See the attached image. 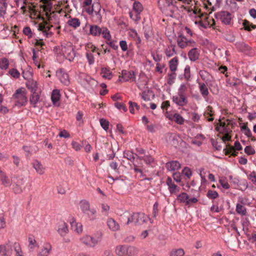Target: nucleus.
<instances>
[{"mask_svg":"<svg viewBox=\"0 0 256 256\" xmlns=\"http://www.w3.org/2000/svg\"><path fill=\"white\" fill-rule=\"evenodd\" d=\"M133 248L126 246H119L116 248V253L120 256H130Z\"/></svg>","mask_w":256,"mask_h":256,"instance_id":"obj_15","label":"nucleus"},{"mask_svg":"<svg viewBox=\"0 0 256 256\" xmlns=\"http://www.w3.org/2000/svg\"><path fill=\"white\" fill-rule=\"evenodd\" d=\"M214 204L210 208V211L212 212H218L222 210L223 206H218V201L213 202Z\"/></svg>","mask_w":256,"mask_h":256,"instance_id":"obj_41","label":"nucleus"},{"mask_svg":"<svg viewBox=\"0 0 256 256\" xmlns=\"http://www.w3.org/2000/svg\"><path fill=\"white\" fill-rule=\"evenodd\" d=\"M9 66V61L8 58H2L0 59V68L2 70H6Z\"/></svg>","mask_w":256,"mask_h":256,"instance_id":"obj_43","label":"nucleus"},{"mask_svg":"<svg viewBox=\"0 0 256 256\" xmlns=\"http://www.w3.org/2000/svg\"><path fill=\"white\" fill-rule=\"evenodd\" d=\"M174 181L180 183L182 181L181 174L180 172H174L172 174Z\"/></svg>","mask_w":256,"mask_h":256,"instance_id":"obj_59","label":"nucleus"},{"mask_svg":"<svg viewBox=\"0 0 256 256\" xmlns=\"http://www.w3.org/2000/svg\"><path fill=\"white\" fill-rule=\"evenodd\" d=\"M102 207V212L104 215H108V211L110 210V206L108 204H102L101 205Z\"/></svg>","mask_w":256,"mask_h":256,"instance_id":"obj_60","label":"nucleus"},{"mask_svg":"<svg viewBox=\"0 0 256 256\" xmlns=\"http://www.w3.org/2000/svg\"><path fill=\"white\" fill-rule=\"evenodd\" d=\"M8 74L14 78H18L20 76V72L16 68H12L8 70Z\"/></svg>","mask_w":256,"mask_h":256,"instance_id":"obj_48","label":"nucleus"},{"mask_svg":"<svg viewBox=\"0 0 256 256\" xmlns=\"http://www.w3.org/2000/svg\"><path fill=\"white\" fill-rule=\"evenodd\" d=\"M100 35L106 40V42L110 41L112 39L110 30L106 27H102Z\"/></svg>","mask_w":256,"mask_h":256,"instance_id":"obj_32","label":"nucleus"},{"mask_svg":"<svg viewBox=\"0 0 256 256\" xmlns=\"http://www.w3.org/2000/svg\"><path fill=\"white\" fill-rule=\"evenodd\" d=\"M188 196L186 192H182L177 196V200L180 202L184 203L186 204L188 202Z\"/></svg>","mask_w":256,"mask_h":256,"instance_id":"obj_42","label":"nucleus"},{"mask_svg":"<svg viewBox=\"0 0 256 256\" xmlns=\"http://www.w3.org/2000/svg\"><path fill=\"white\" fill-rule=\"evenodd\" d=\"M12 246L10 242L0 245V256H11L12 254Z\"/></svg>","mask_w":256,"mask_h":256,"instance_id":"obj_13","label":"nucleus"},{"mask_svg":"<svg viewBox=\"0 0 256 256\" xmlns=\"http://www.w3.org/2000/svg\"><path fill=\"white\" fill-rule=\"evenodd\" d=\"M44 10L45 12V14L48 19V22H44L40 24L38 26V30L44 33L48 38L51 37L53 34L52 30H56L58 34L60 33V26L58 24V22H52V18L56 16V13L54 12H51L50 8L47 6L44 7Z\"/></svg>","mask_w":256,"mask_h":256,"instance_id":"obj_1","label":"nucleus"},{"mask_svg":"<svg viewBox=\"0 0 256 256\" xmlns=\"http://www.w3.org/2000/svg\"><path fill=\"white\" fill-rule=\"evenodd\" d=\"M244 200L242 198H238V202L236 206V212L241 216H244L246 215V208L244 206Z\"/></svg>","mask_w":256,"mask_h":256,"instance_id":"obj_17","label":"nucleus"},{"mask_svg":"<svg viewBox=\"0 0 256 256\" xmlns=\"http://www.w3.org/2000/svg\"><path fill=\"white\" fill-rule=\"evenodd\" d=\"M68 224L64 222L58 223V232L61 236H65L68 232Z\"/></svg>","mask_w":256,"mask_h":256,"instance_id":"obj_25","label":"nucleus"},{"mask_svg":"<svg viewBox=\"0 0 256 256\" xmlns=\"http://www.w3.org/2000/svg\"><path fill=\"white\" fill-rule=\"evenodd\" d=\"M136 156H138L136 154H134L132 152L130 151H126L124 152V158H126L130 160L132 162L134 163V160Z\"/></svg>","mask_w":256,"mask_h":256,"instance_id":"obj_40","label":"nucleus"},{"mask_svg":"<svg viewBox=\"0 0 256 256\" xmlns=\"http://www.w3.org/2000/svg\"><path fill=\"white\" fill-rule=\"evenodd\" d=\"M86 49L88 52H96L97 50H98V49L96 48L94 44L92 43H88L86 46Z\"/></svg>","mask_w":256,"mask_h":256,"instance_id":"obj_53","label":"nucleus"},{"mask_svg":"<svg viewBox=\"0 0 256 256\" xmlns=\"http://www.w3.org/2000/svg\"><path fill=\"white\" fill-rule=\"evenodd\" d=\"M101 74L103 78L108 80H110L112 77V72L108 68H102Z\"/></svg>","mask_w":256,"mask_h":256,"instance_id":"obj_36","label":"nucleus"},{"mask_svg":"<svg viewBox=\"0 0 256 256\" xmlns=\"http://www.w3.org/2000/svg\"><path fill=\"white\" fill-rule=\"evenodd\" d=\"M176 45L170 44L164 50V54L168 58H170L176 54Z\"/></svg>","mask_w":256,"mask_h":256,"instance_id":"obj_26","label":"nucleus"},{"mask_svg":"<svg viewBox=\"0 0 256 256\" xmlns=\"http://www.w3.org/2000/svg\"><path fill=\"white\" fill-rule=\"evenodd\" d=\"M28 248L29 250L31 252H32L34 250V248L38 246V244H36V240L32 238H29L28 240Z\"/></svg>","mask_w":256,"mask_h":256,"instance_id":"obj_47","label":"nucleus"},{"mask_svg":"<svg viewBox=\"0 0 256 256\" xmlns=\"http://www.w3.org/2000/svg\"><path fill=\"white\" fill-rule=\"evenodd\" d=\"M28 88L31 90L32 92H36L38 88V84L35 81H32L29 85H28Z\"/></svg>","mask_w":256,"mask_h":256,"instance_id":"obj_56","label":"nucleus"},{"mask_svg":"<svg viewBox=\"0 0 256 256\" xmlns=\"http://www.w3.org/2000/svg\"><path fill=\"white\" fill-rule=\"evenodd\" d=\"M243 25L244 28V30L250 31L252 28L254 29L256 28V26L252 24H250V22L246 20H244L243 22Z\"/></svg>","mask_w":256,"mask_h":256,"instance_id":"obj_52","label":"nucleus"},{"mask_svg":"<svg viewBox=\"0 0 256 256\" xmlns=\"http://www.w3.org/2000/svg\"><path fill=\"white\" fill-rule=\"evenodd\" d=\"M133 217L134 219V224H135L141 225L146 222L149 220L148 216L144 213L136 212L133 213Z\"/></svg>","mask_w":256,"mask_h":256,"instance_id":"obj_11","label":"nucleus"},{"mask_svg":"<svg viewBox=\"0 0 256 256\" xmlns=\"http://www.w3.org/2000/svg\"><path fill=\"white\" fill-rule=\"evenodd\" d=\"M138 159L144 160L146 164H150L153 161V158L151 156H138Z\"/></svg>","mask_w":256,"mask_h":256,"instance_id":"obj_57","label":"nucleus"},{"mask_svg":"<svg viewBox=\"0 0 256 256\" xmlns=\"http://www.w3.org/2000/svg\"><path fill=\"white\" fill-rule=\"evenodd\" d=\"M106 225L112 232H116L120 230V225L114 218H109L106 220Z\"/></svg>","mask_w":256,"mask_h":256,"instance_id":"obj_19","label":"nucleus"},{"mask_svg":"<svg viewBox=\"0 0 256 256\" xmlns=\"http://www.w3.org/2000/svg\"><path fill=\"white\" fill-rule=\"evenodd\" d=\"M184 252L182 248L172 250L170 252V256H184Z\"/></svg>","mask_w":256,"mask_h":256,"instance_id":"obj_46","label":"nucleus"},{"mask_svg":"<svg viewBox=\"0 0 256 256\" xmlns=\"http://www.w3.org/2000/svg\"><path fill=\"white\" fill-rule=\"evenodd\" d=\"M102 28L100 27L98 25H90V34L94 36H100V32Z\"/></svg>","mask_w":256,"mask_h":256,"instance_id":"obj_28","label":"nucleus"},{"mask_svg":"<svg viewBox=\"0 0 256 256\" xmlns=\"http://www.w3.org/2000/svg\"><path fill=\"white\" fill-rule=\"evenodd\" d=\"M121 222L126 226H128L132 223L134 224L133 213L130 214L128 212H124L121 216Z\"/></svg>","mask_w":256,"mask_h":256,"instance_id":"obj_21","label":"nucleus"},{"mask_svg":"<svg viewBox=\"0 0 256 256\" xmlns=\"http://www.w3.org/2000/svg\"><path fill=\"white\" fill-rule=\"evenodd\" d=\"M192 48L188 52V56L191 61L195 62L199 58L200 50L196 48V46Z\"/></svg>","mask_w":256,"mask_h":256,"instance_id":"obj_20","label":"nucleus"},{"mask_svg":"<svg viewBox=\"0 0 256 256\" xmlns=\"http://www.w3.org/2000/svg\"><path fill=\"white\" fill-rule=\"evenodd\" d=\"M198 16L200 20H196L195 23L204 28L211 27L215 24L214 20L212 18L208 16L206 14H200Z\"/></svg>","mask_w":256,"mask_h":256,"instance_id":"obj_5","label":"nucleus"},{"mask_svg":"<svg viewBox=\"0 0 256 256\" xmlns=\"http://www.w3.org/2000/svg\"><path fill=\"white\" fill-rule=\"evenodd\" d=\"M82 243L86 246L94 248L100 241L99 237H94L90 235H84L80 238Z\"/></svg>","mask_w":256,"mask_h":256,"instance_id":"obj_7","label":"nucleus"},{"mask_svg":"<svg viewBox=\"0 0 256 256\" xmlns=\"http://www.w3.org/2000/svg\"><path fill=\"white\" fill-rule=\"evenodd\" d=\"M80 208L83 213L87 212L90 208L89 202L86 200H82L80 202Z\"/></svg>","mask_w":256,"mask_h":256,"instance_id":"obj_35","label":"nucleus"},{"mask_svg":"<svg viewBox=\"0 0 256 256\" xmlns=\"http://www.w3.org/2000/svg\"><path fill=\"white\" fill-rule=\"evenodd\" d=\"M100 124L102 128L106 130H108L109 122L104 119H100Z\"/></svg>","mask_w":256,"mask_h":256,"instance_id":"obj_63","label":"nucleus"},{"mask_svg":"<svg viewBox=\"0 0 256 256\" xmlns=\"http://www.w3.org/2000/svg\"><path fill=\"white\" fill-rule=\"evenodd\" d=\"M0 180L5 186H8L11 184L10 180L6 176L4 172L0 169Z\"/></svg>","mask_w":256,"mask_h":256,"instance_id":"obj_30","label":"nucleus"},{"mask_svg":"<svg viewBox=\"0 0 256 256\" xmlns=\"http://www.w3.org/2000/svg\"><path fill=\"white\" fill-rule=\"evenodd\" d=\"M86 57L89 64L91 65L94 62V55L91 52H88L86 54Z\"/></svg>","mask_w":256,"mask_h":256,"instance_id":"obj_55","label":"nucleus"},{"mask_svg":"<svg viewBox=\"0 0 256 256\" xmlns=\"http://www.w3.org/2000/svg\"><path fill=\"white\" fill-rule=\"evenodd\" d=\"M52 249V245L49 242H45L40 249L37 256H48Z\"/></svg>","mask_w":256,"mask_h":256,"instance_id":"obj_18","label":"nucleus"},{"mask_svg":"<svg viewBox=\"0 0 256 256\" xmlns=\"http://www.w3.org/2000/svg\"><path fill=\"white\" fill-rule=\"evenodd\" d=\"M182 174L186 176L188 178H190L192 176V173L190 168L188 167H185L182 170Z\"/></svg>","mask_w":256,"mask_h":256,"instance_id":"obj_58","label":"nucleus"},{"mask_svg":"<svg viewBox=\"0 0 256 256\" xmlns=\"http://www.w3.org/2000/svg\"><path fill=\"white\" fill-rule=\"evenodd\" d=\"M40 96L36 92H33L30 100V104L32 105L33 107L36 108Z\"/></svg>","mask_w":256,"mask_h":256,"instance_id":"obj_37","label":"nucleus"},{"mask_svg":"<svg viewBox=\"0 0 256 256\" xmlns=\"http://www.w3.org/2000/svg\"><path fill=\"white\" fill-rule=\"evenodd\" d=\"M206 196L210 199L214 200L218 196V194L215 190H208V191Z\"/></svg>","mask_w":256,"mask_h":256,"instance_id":"obj_51","label":"nucleus"},{"mask_svg":"<svg viewBox=\"0 0 256 256\" xmlns=\"http://www.w3.org/2000/svg\"><path fill=\"white\" fill-rule=\"evenodd\" d=\"M214 114V112L213 111L212 108L208 106L206 107V109L204 114V116L208 122H212L214 120L213 118Z\"/></svg>","mask_w":256,"mask_h":256,"instance_id":"obj_27","label":"nucleus"},{"mask_svg":"<svg viewBox=\"0 0 256 256\" xmlns=\"http://www.w3.org/2000/svg\"><path fill=\"white\" fill-rule=\"evenodd\" d=\"M129 104H130L129 109H130V112L131 114H133L134 113V108L136 110H138L140 108L139 106H138V104L134 102H132L131 101H130Z\"/></svg>","mask_w":256,"mask_h":256,"instance_id":"obj_54","label":"nucleus"},{"mask_svg":"<svg viewBox=\"0 0 256 256\" xmlns=\"http://www.w3.org/2000/svg\"><path fill=\"white\" fill-rule=\"evenodd\" d=\"M219 182L224 189H228L230 188V185L226 178L220 179Z\"/></svg>","mask_w":256,"mask_h":256,"instance_id":"obj_61","label":"nucleus"},{"mask_svg":"<svg viewBox=\"0 0 256 256\" xmlns=\"http://www.w3.org/2000/svg\"><path fill=\"white\" fill-rule=\"evenodd\" d=\"M178 64V58L175 56L169 62V68L172 72H176Z\"/></svg>","mask_w":256,"mask_h":256,"instance_id":"obj_29","label":"nucleus"},{"mask_svg":"<svg viewBox=\"0 0 256 256\" xmlns=\"http://www.w3.org/2000/svg\"><path fill=\"white\" fill-rule=\"evenodd\" d=\"M244 152L248 155H251L255 154V150L252 146H248L245 148Z\"/></svg>","mask_w":256,"mask_h":256,"instance_id":"obj_62","label":"nucleus"},{"mask_svg":"<svg viewBox=\"0 0 256 256\" xmlns=\"http://www.w3.org/2000/svg\"><path fill=\"white\" fill-rule=\"evenodd\" d=\"M60 53L70 62H73L76 57V52L70 42L64 43L61 46Z\"/></svg>","mask_w":256,"mask_h":256,"instance_id":"obj_2","label":"nucleus"},{"mask_svg":"<svg viewBox=\"0 0 256 256\" xmlns=\"http://www.w3.org/2000/svg\"><path fill=\"white\" fill-rule=\"evenodd\" d=\"M166 184L168 186V191L171 194H176L180 191V188L175 184L171 178H167Z\"/></svg>","mask_w":256,"mask_h":256,"instance_id":"obj_12","label":"nucleus"},{"mask_svg":"<svg viewBox=\"0 0 256 256\" xmlns=\"http://www.w3.org/2000/svg\"><path fill=\"white\" fill-rule=\"evenodd\" d=\"M72 228L76 233L80 234L82 232V226L81 223L76 222L74 218H70L69 220Z\"/></svg>","mask_w":256,"mask_h":256,"instance_id":"obj_22","label":"nucleus"},{"mask_svg":"<svg viewBox=\"0 0 256 256\" xmlns=\"http://www.w3.org/2000/svg\"><path fill=\"white\" fill-rule=\"evenodd\" d=\"M120 81L128 82V81H135L136 74L132 70H122V76L119 77Z\"/></svg>","mask_w":256,"mask_h":256,"instance_id":"obj_9","label":"nucleus"},{"mask_svg":"<svg viewBox=\"0 0 256 256\" xmlns=\"http://www.w3.org/2000/svg\"><path fill=\"white\" fill-rule=\"evenodd\" d=\"M68 24L71 27H72L74 28H76L80 26V20L77 18H70L68 21Z\"/></svg>","mask_w":256,"mask_h":256,"instance_id":"obj_34","label":"nucleus"},{"mask_svg":"<svg viewBox=\"0 0 256 256\" xmlns=\"http://www.w3.org/2000/svg\"><path fill=\"white\" fill-rule=\"evenodd\" d=\"M32 166L38 174L42 175L44 174L46 168L38 160H35L33 162Z\"/></svg>","mask_w":256,"mask_h":256,"instance_id":"obj_23","label":"nucleus"},{"mask_svg":"<svg viewBox=\"0 0 256 256\" xmlns=\"http://www.w3.org/2000/svg\"><path fill=\"white\" fill-rule=\"evenodd\" d=\"M166 168L169 171H174L180 168V164L177 160H173L166 163Z\"/></svg>","mask_w":256,"mask_h":256,"instance_id":"obj_24","label":"nucleus"},{"mask_svg":"<svg viewBox=\"0 0 256 256\" xmlns=\"http://www.w3.org/2000/svg\"><path fill=\"white\" fill-rule=\"evenodd\" d=\"M178 136L176 134H171L169 135L168 141L172 145H176L178 143Z\"/></svg>","mask_w":256,"mask_h":256,"instance_id":"obj_50","label":"nucleus"},{"mask_svg":"<svg viewBox=\"0 0 256 256\" xmlns=\"http://www.w3.org/2000/svg\"><path fill=\"white\" fill-rule=\"evenodd\" d=\"M217 19L220 20L221 22L225 24H229L232 20L231 14L226 11H222L216 14Z\"/></svg>","mask_w":256,"mask_h":256,"instance_id":"obj_8","label":"nucleus"},{"mask_svg":"<svg viewBox=\"0 0 256 256\" xmlns=\"http://www.w3.org/2000/svg\"><path fill=\"white\" fill-rule=\"evenodd\" d=\"M84 214H86L90 220H94L96 218V210L94 208H90L87 212Z\"/></svg>","mask_w":256,"mask_h":256,"instance_id":"obj_39","label":"nucleus"},{"mask_svg":"<svg viewBox=\"0 0 256 256\" xmlns=\"http://www.w3.org/2000/svg\"><path fill=\"white\" fill-rule=\"evenodd\" d=\"M13 248L16 252L15 256H24L18 243L14 242L13 244Z\"/></svg>","mask_w":256,"mask_h":256,"instance_id":"obj_45","label":"nucleus"},{"mask_svg":"<svg viewBox=\"0 0 256 256\" xmlns=\"http://www.w3.org/2000/svg\"><path fill=\"white\" fill-rule=\"evenodd\" d=\"M56 76L60 82L65 86H68L70 84L68 74L62 70H59L56 72Z\"/></svg>","mask_w":256,"mask_h":256,"instance_id":"obj_16","label":"nucleus"},{"mask_svg":"<svg viewBox=\"0 0 256 256\" xmlns=\"http://www.w3.org/2000/svg\"><path fill=\"white\" fill-rule=\"evenodd\" d=\"M176 42L178 46L182 49L187 47H194L196 46L195 41L192 39H188L182 34L178 36Z\"/></svg>","mask_w":256,"mask_h":256,"instance_id":"obj_6","label":"nucleus"},{"mask_svg":"<svg viewBox=\"0 0 256 256\" xmlns=\"http://www.w3.org/2000/svg\"><path fill=\"white\" fill-rule=\"evenodd\" d=\"M242 149V146L238 141H236L234 142V146H232L228 145L226 146V148L224 150L225 151V154L226 155L230 154L233 156H237L238 152H236V150H240Z\"/></svg>","mask_w":256,"mask_h":256,"instance_id":"obj_10","label":"nucleus"},{"mask_svg":"<svg viewBox=\"0 0 256 256\" xmlns=\"http://www.w3.org/2000/svg\"><path fill=\"white\" fill-rule=\"evenodd\" d=\"M172 100L177 106H185L188 103L187 96L178 94L172 96Z\"/></svg>","mask_w":256,"mask_h":256,"instance_id":"obj_14","label":"nucleus"},{"mask_svg":"<svg viewBox=\"0 0 256 256\" xmlns=\"http://www.w3.org/2000/svg\"><path fill=\"white\" fill-rule=\"evenodd\" d=\"M144 10L142 4L138 2L134 1L132 4V11L129 12L130 17L136 24H138L141 19L140 14Z\"/></svg>","mask_w":256,"mask_h":256,"instance_id":"obj_3","label":"nucleus"},{"mask_svg":"<svg viewBox=\"0 0 256 256\" xmlns=\"http://www.w3.org/2000/svg\"><path fill=\"white\" fill-rule=\"evenodd\" d=\"M170 118L179 124H182L184 122V119L178 113L174 114L173 116H172Z\"/></svg>","mask_w":256,"mask_h":256,"instance_id":"obj_38","label":"nucleus"},{"mask_svg":"<svg viewBox=\"0 0 256 256\" xmlns=\"http://www.w3.org/2000/svg\"><path fill=\"white\" fill-rule=\"evenodd\" d=\"M15 100L16 104L18 106L26 105L27 102L26 90L24 88H20L16 90L12 96Z\"/></svg>","mask_w":256,"mask_h":256,"instance_id":"obj_4","label":"nucleus"},{"mask_svg":"<svg viewBox=\"0 0 256 256\" xmlns=\"http://www.w3.org/2000/svg\"><path fill=\"white\" fill-rule=\"evenodd\" d=\"M60 98V90L57 89L53 90L51 96V99L52 103L54 104H56L59 101Z\"/></svg>","mask_w":256,"mask_h":256,"instance_id":"obj_31","label":"nucleus"},{"mask_svg":"<svg viewBox=\"0 0 256 256\" xmlns=\"http://www.w3.org/2000/svg\"><path fill=\"white\" fill-rule=\"evenodd\" d=\"M188 86L186 84H182L178 89V94L184 96H186Z\"/></svg>","mask_w":256,"mask_h":256,"instance_id":"obj_44","label":"nucleus"},{"mask_svg":"<svg viewBox=\"0 0 256 256\" xmlns=\"http://www.w3.org/2000/svg\"><path fill=\"white\" fill-rule=\"evenodd\" d=\"M199 89L203 98H206L209 94L208 90L206 84L204 83L200 84Z\"/></svg>","mask_w":256,"mask_h":256,"instance_id":"obj_33","label":"nucleus"},{"mask_svg":"<svg viewBox=\"0 0 256 256\" xmlns=\"http://www.w3.org/2000/svg\"><path fill=\"white\" fill-rule=\"evenodd\" d=\"M83 113L82 112L79 111L76 115V120L78 122V124L80 125L83 123L82 117H83Z\"/></svg>","mask_w":256,"mask_h":256,"instance_id":"obj_64","label":"nucleus"},{"mask_svg":"<svg viewBox=\"0 0 256 256\" xmlns=\"http://www.w3.org/2000/svg\"><path fill=\"white\" fill-rule=\"evenodd\" d=\"M184 76L186 80L189 81L190 80V68L189 66H186L185 67Z\"/></svg>","mask_w":256,"mask_h":256,"instance_id":"obj_49","label":"nucleus"}]
</instances>
